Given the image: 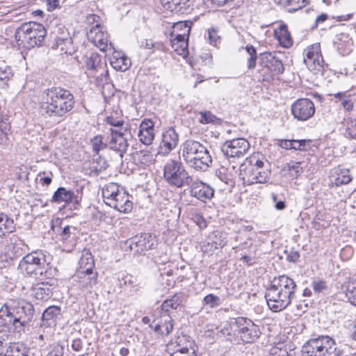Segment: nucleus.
I'll return each mask as SVG.
<instances>
[{
	"instance_id": "30",
	"label": "nucleus",
	"mask_w": 356,
	"mask_h": 356,
	"mask_svg": "<svg viewBox=\"0 0 356 356\" xmlns=\"http://www.w3.org/2000/svg\"><path fill=\"white\" fill-rule=\"evenodd\" d=\"M95 262L92 254L88 250H83L81 252V257L79 261V268L77 271H90L93 270Z\"/></svg>"
},
{
	"instance_id": "63",
	"label": "nucleus",
	"mask_w": 356,
	"mask_h": 356,
	"mask_svg": "<svg viewBox=\"0 0 356 356\" xmlns=\"http://www.w3.org/2000/svg\"><path fill=\"white\" fill-rule=\"evenodd\" d=\"M245 50L247 53L249 54L250 57H257V51L252 45H247L245 47Z\"/></svg>"
},
{
	"instance_id": "2",
	"label": "nucleus",
	"mask_w": 356,
	"mask_h": 356,
	"mask_svg": "<svg viewBox=\"0 0 356 356\" xmlns=\"http://www.w3.org/2000/svg\"><path fill=\"white\" fill-rule=\"evenodd\" d=\"M73 95L67 90L53 87L44 92L40 108L50 117H63L74 106Z\"/></svg>"
},
{
	"instance_id": "64",
	"label": "nucleus",
	"mask_w": 356,
	"mask_h": 356,
	"mask_svg": "<svg viewBox=\"0 0 356 356\" xmlns=\"http://www.w3.org/2000/svg\"><path fill=\"white\" fill-rule=\"evenodd\" d=\"M257 57H249L247 61V67L249 70H252L256 66Z\"/></svg>"
},
{
	"instance_id": "45",
	"label": "nucleus",
	"mask_w": 356,
	"mask_h": 356,
	"mask_svg": "<svg viewBox=\"0 0 356 356\" xmlns=\"http://www.w3.org/2000/svg\"><path fill=\"white\" fill-rule=\"evenodd\" d=\"M270 356H289L286 346L283 343H278L273 346L270 350Z\"/></svg>"
},
{
	"instance_id": "16",
	"label": "nucleus",
	"mask_w": 356,
	"mask_h": 356,
	"mask_svg": "<svg viewBox=\"0 0 356 356\" xmlns=\"http://www.w3.org/2000/svg\"><path fill=\"white\" fill-rule=\"evenodd\" d=\"M352 180L349 170L346 168H336L331 170L329 177V186L330 187L347 184Z\"/></svg>"
},
{
	"instance_id": "62",
	"label": "nucleus",
	"mask_w": 356,
	"mask_h": 356,
	"mask_svg": "<svg viewBox=\"0 0 356 356\" xmlns=\"http://www.w3.org/2000/svg\"><path fill=\"white\" fill-rule=\"evenodd\" d=\"M72 348L75 351H79L82 349V342L81 339H76L73 340L72 343Z\"/></svg>"
},
{
	"instance_id": "4",
	"label": "nucleus",
	"mask_w": 356,
	"mask_h": 356,
	"mask_svg": "<svg viewBox=\"0 0 356 356\" xmlns=\"http://www.w3.org/2000/svg\"><path fill=\"white\" fill-rule=\"evenodd\" d=\"M270 174V170L264 168L258 154L246 158L239 168V177L247 185L265 183L268 180Z\"/></svg>"
},
{
	"instance_id": "53",
	"label": "nucleus",
	"mask_w": 356,
	"mask_h": 356,
	"mask_svg": "<svg viewBox=\"0 0 356 356\" xmlns=\"http://www.w3.org/2000/svg\"><path fill=\"white\" fill-rule=\"evenodd\" d=\"M309 141L302 140H292V149L296 150H306L309 146Z\"/></svg>"
},
{
	"instance_id": "42",
	"label": "nucleus",
	"mask_w": 356,
	"mask_h": 356,
	"mask_svg": "<svg viewBox=\"0 0 356 356\" xmlns=\"http://www.w3.org/2000/svg\"><path fill=\"white\" fill-rule=\"evenodd\" d=\"M41 254L38 252H33L24 257V264L40 265Z\"/></svg>"
},
{
	"instance_id": "48",
	"label": "nucleus",
	"mask_w": 356,
	"mask_h": 356,
	"mask_svg": "<svg viewBox=\"0 0 356 356\" xmlns=\"http://www.w3.org/2000/svg\"><path fill=\"white\" fill-rule=\"evenodd\" d=\"M346 136L351 138H356V120H349L347 121Z\"/></svg>"
},
{
	"instance_id": "27",
	"label": "nucleus",
	"mask_w": 356,
	"mask_h": 356,
	"mask_svg": "<svg viewBox=\"0 0 356 356\" xmlns=\"http://www.w3.org/2000/svg\"><path fill=\"white\" fill-rule=\"evenodd\" d=\"M123 191L116 183L111 182L105 185L102 188V197L104 202L110 206L111 202L114 201L117 195L118 196V194Z\"/></svg>"
},
{
	"instance_id": "59",
	"label": "nucleus",
	"mask_w": 356,
	"mask_h": 356,
	"mask_svg": "<svg viewBox=\"0 0 356 356\" xmlns=\"http://www.w3.org/2000/svg\"><path fill=\"white\" fill-rule=\"evenodd\" d=\"M13 331L20 334V332L22 329V322L20 321V317H15L13 319Z\"/></svg>"
},
{
	"instance_id": "3",
	"label": "nucleus",
	"mask_w": 356,
	"mask_h": 356,
	"mask_svg": "<svg viewBox=\"0 0 356 356\" xmlns=\"http://www.w3.org/2000/svg\"><path fill=\"white\" fill-rule=\"evenodd\" d=\"M181 156L190 167L197 170L205 171L212 163L208 149L194 140H187L183 143Z\"/></svg>"
},
{
	"instance_id": "24",
	"label": "nucleus",
	"mask_w": 356,
	"mask_h": 356,
	"mask_svg": "<svg viewBox=\"0 0 356 356\" xmlns=\"http://www.w3.org/2000/svg\"><path fill=\"white\" fill-rule=\"evenodd\" d=\"M122 213H129L133 207L132 202L129 200V194L125 191H121L109 206Z\"/></svg>"
},
{
	"instance_id": "43",
	"label": "nucleus",
	"mask_w": 356,
	"mask_h": 356,
	"mask_svg": "<svg viewBox=\"0 0 356 356\" xmlns=\"http://www.w3.org/2000/svg\"><path fill=\"white\" fill-rule=\"evenodd\" d=\"M346 296L351 304L356 305V282L348 284Z\"/></svg>"
},
{
	"instance_id": "38",
	"label": "nucleus",
	"mask_w": 356,
	"mask_h": 356,
	"mask_svg": "<svg viewBox=\"0 0 356 356\" xmlns=\"http://www.w3.org/2000/svg\"><path fill=\"white\" fill-rule=\"evenodd\" d=\"M60 316V308L57 306L49 307L42 314L43 321L55 320Z\"/></svg>"
},
{
	"instance_id": "25",
	"label": "nucleus",
	"mask_w": 356,
	"mask_h": 356,
	"mask_svg": "<svg viewBox=\"0 0 356 356\" xmlns=\"http://www.w3.org/2000/svg\"><path fill=\"white\" fill-rule=\"evenodd\" d=\"M163 7L171 12H185L191 4V0H160Z\"/></svg>"
},
{
	"instance_id": "60",
	"label": "nucleus",
	"mask_w": 356,
	"mask_h": 356,
	"mask_svg": "<svg viewBox=\"0 0 356 356\" xmlns=\"http://www.w3.org/2000/svg\"><path fill=\"white\" fill-rule=\"evenodd\" d=\"M326 287L325 282L323 281L320 282H314L313 283V289L316 292H321L323 289H325Z\"/></svg>"
},
{
	"instance_id": "5",
	"label": "nucleus",
	"mask_w": 356,
	"mask_h": 356,
	"mask_svg": "<svg viewBox=\"0 0 356 356\" xmlns=\"http://www.w3.org/2000/svg\"><path fill=\"white\" fill-rule=\"evenodd\" d=\"M336 350L335 341L328 336H321L309 340L302 348V356H323Z\"/></svg>"
},
{
	"instance_id": "41",
	"label": "nucleus",
	"mask_w": 356,
	"mask_h": 356,
	"mask_svg": "<svg viewBox=\"0 0 356 356\" xmlns=\"http://www.w3.org/2000/svg\"><path fill=\"white\" fill-rule=\"evenodd\" d=\"M13 76L11 69L8 67L4 70L0 69V87L6 88L8 86V81Z\"/></svg>"
},
{
	"instance_id": "12",
	"label": "nucleus",
	"mask_w": 356,
	"mask_h": 356,
	"mask_svg": "<svg viewBox=\"0 0 356 356\" xmlns=\"http://www.w3.org/2000/svg\"><path fill=\"white\" fill-rule=\"evenodd\" d=\"M88 39L102 51L113 49L112 43H108V35L104 33L100 24L92 26L87 33Z\"/></svg>"
},
{
	"instance_id": "6",
	"label": "nucleus",
	"mask_w": 356,
	"mask_h": 356,
	"mask_svg": "<svg viewBox=\"0 0 356 356\" xmlns=\"http://www.w3.org/2000/svg\"><path fill=\"white\" fill-rule=\"evenodd\" d=\"M164 178L170 184L181 187L188 178V175L181 162L172 160L164 167Z\"/></svg>"
},
{
	"instance_id": "54",
	"label": "nucleus",
	"mask_w": 356,
	"mask_h": 356,
	"mask_svg": "<svg viewBox=\"0 0 356 356\" xmlns=\"http://www.w3.org/2000/svg\"><path fill=\"white\" fill-rule=\"evenodd\" d=\"M208 35L210 43L216 46L220 40V36L218 34V31L215 29H210L208 30Z\"/></svg>"
},
{
	"instance_id": "15",
	"label": "nucleus",
	"mask_w": 356,
	"mask_h": 356,
	"mask_svg": "<svg viewBox=\"0 0 356 356\" xmlns=\"http://www.w3.org/2000/svg\"><path fill=\"white\" fill-rule=\"evenodd\" d=\"M55 282L54 280L51 279L49 282H42L33 284L31 295L38 300L48 299L52 294Z\"/></svg>"
},
{
	"instance_id": "55",
	"label": "nucleus",
	"mask_w": 356,
	"mask_h": 356,
	"mask_svg": "<svg viewBox=\"0 0 356 356\" xmlns=\"http://www.w3.org/2000/svg\"><path fill=\"white\" fill-rule=\"evenodd\" d=\"M72 229H74V227L69 225H65L62 228V231L60 234L62 241H65L70 237Z\"/></svg>"
},
{
	"instance_id": "51",
	"label": "nucleus",
	"mask_w": 356,
	"mask_h": 356,
	"mask_svg": "<svg viewBox=\"0 0 356 356\" xmlns=\"http://www.w3.org/2000/svg\"><path fill=\"white\" fill-rule=\"evenodd\" d=\"M25 270L26 273L31 277L32 275L37 276L38 275H42V271L40 267V265H34V264H24Z\"/></svg>"
},
{
	"instance_id": "28",
	"label": "nucleus",
	"mask_w": 356,
	"mask_h": 356,
	"mask_svg": "<svg viewBox=\"0 0 356 356\" xmlns=\"http://www.w3.org/2000/svg\"><path fill=\"white\" fill-rule=\"evenodd\" d=\"M188 38H184L180 35H176V37L171 40V46L178 55L183 57L188 55Z\"/></svg>"
},
{
	"instance_id": "40",
	"label": "nucleus",
	"mask_w": 356,
	"mask_h": 356,
	"mask_svg": "<svg viewBox=\"0 0 356 356\" xmlns=\"http://www.w3.org/2000/svg\"><path fill=\"white\" fill-rule=\"evenodd\" d=\"M199 122L201 124H216L219 119L213 115L210 111H202L200 113Z\"/></svg>"
},
{
	"instance_id": "37",
	"label": "nucleus",
	"mask_w": 356,
	"mask_h": 356,
	"mask_svg": "<svg viewBox=\"0 0 356 356\" xmlns=\"http://www.w3.org/2000/svg\"><path fill=\"white\" fill-rule=\"evenodd\" d=\"M10 122L7 119L0 120V146H5L8 140V135L10 131Z\"/></svg>"
},
{
	"instance_id": "7",
	"label": "nucleus",
	"mask_w": 356,
	"mask_h": 356,
	"mask_svg": "<svg viewBox=\"0 0 356 356\" xmlns=\"http://www.w3.org/2000/svg\"><path fill=\"white\" fill-rule=\"evenodd\" d=\"M45 35L44 28L37 23L24 24V42L27 49L40 44Z\"/></svg>"
},
{
	"instance_id": "47",
	"label": "nucleus",
	"mask_w": 356,
	"mask_h": 356,
	"mask_svg": "<svg viewBox=\"0 0 356 356\" xmlns=\"http://www.w3.org/2000/svg\"><path fill=\"white\" fill-rule=\"evenodd\" d=\"M286 167L292 177H298L302 172L300 162H291L287 164Z\"/></svg>"
},
{
	"instance_id": "56",
	"label": "nucleus",
	"mask_w": 356,
	"mask_h": 356,
	"mask_svg": "<svg viewBox=\"0 0 356 356\" xmlns=\"http://www.w3.org/2000/svg\"><path fill=\"white\" fill-rule=\"evenodd\" d=\"M213 245L214 244L211 243L210 236H209L207 243L202 246V250L205 253L212 254L216 250L218 249V248H215Z\"/></svg>"
},
{
	"instance_id": "1",
	"label": "nucleus",
	"mask_w": 356,
	"mask_h": 356,
	"mask_svg": "<svg viewBox=\"0 0 356 356\" xmlns=\"http://www.w3.org/2000/svg\"><path fill=\"white\" fill-rule=\"evenodd\" d=\"M296 286L295 282L288 276L275 277L265 295L269 308L275 312L286 308L294 296Z\"/></svg>"
},
{
	"instance_id": "17",
	"label": "nucleus",
	"mask_w": 356,
	"mask_h": 356,
	"mask_svg": "<svg viewBox=\"0 0 356 356\" xmlns=\"http://www.w3.org/2000/svg\"><path fill=\"white\" fill-rule=\"evenodd\" d=\"M127 129H111L110 146L113 150L124 152L128 147L127 140L124 137Z\"/></svg>"
},
{
	"instance_id": "49",
	"label": "nucleus",
	"mask_w": 356,
	"mask_h": 356,
	"mask_svg": "<svg viewBox=\"0 0 356 356\" xmlns=\"http://www.w3.org/2000/svg\"><path fill=\"white\" fill-rule=\"evenodd\" d=\"M204 303L210 307H215L220 304V299L218 296L213 294H209L204 298Z\"/></svg>"
},
{
	"instance_id": "26",
	"label": "nucleus",
	"mask_w": 356,
	"mask_h": 356,
	"mask_svg": "<svg viewBox=\"0 0 356 356\" xmlns=\"http://www.w3.org/2000/svg\"><path fill=\"white\" fill-rule=\"evenodd\" d=\"M110 63L115 70L121 72L127 70L131 65V60L127 56L117 51H115L111 57Z\"/></svg>"
},
{
	"instance_id": "19",
	"label": "nucleus",
	"mask_w": 356,
	"mask_h": 356,
	"mask_svg": "<svg viewBox=\"0 0 356 356\" xmlns=\"http://www.w3.org/2000/svg\"><path fill=\"white\" fill-rule=\"evenodd\" d=\"M154 127V124L150 120L145 119L141 122L138 136L144 145H149L152 143L155 136Z\"/></svg>"
},
{
	"instance_id": "22",
	"label": "nucleus",
	"mask_w": 356,
	"mask_h": 356,
	"mask_svg": "<svg viewBox=\"0 0 356 356\" xmlns=\"http://www.w3.org/2000/svg\"><path fill=\"white\" fill-rule=\"evenodd\" d=\"M191 195L198 200L206 202L213 197L214 189L210 186L199 181L193 184L191 189Z\"/></svg>"
},
{
	"instance_id": "61",
	"label": "nucleus",
	"mask_w": 356,
	"mask_h": 356,
	"mask_svg": "<svg viewBox=\"0 0 356 356\" xmlns=\"http://www.w3.org/2000/svg\"><path fill=\"white\" fill-rule=\"evenodd\" d=\"M48 10L51 11L59 6V0H47Z\"/></svg>"
},
{
	"instance_id": "18",
	"label": "nucleus",
	"mask_w": 356,
	"mask_h": 356,
	"mask_svg": "<svg viewBox=\"0 0 356 356\" xmlns=\"http://www.w3.org/2000/svg\"><path fill=\"white\" fill-rule=\"evenodd\" d=\"M242 322L245 324L239 330L241 339L247 343L252 342L259 336V330L250 320L246 321L243 318L238 320L237 324L242 325Z\"/></svg>"
},
{
	"instance_id": "33",
	"label": "nucleus",
	"mask_w": 356,
	"mask_h": 356,
	"mask_svg": "<svg viewBox=\"0 0 356 356\" xmlns=\"http://www.w3.org/2000/svg\"><path fill=\"white\" fill-rule=\"evenodd\" d=\"M15 228L13 220L8 218L7 215L0 213V237L13 232Z\"/></svg>"
},
{
	"instance_id": "58",
	"label": "nucleus",
	"mask_w": 356,
	"mask_h": 356,
	"mask_svg": "<svg viewBox=\"0 0 356 356\" xmlns=\"http://www.w3.org/2000/svg\"><path fill=\"white\" fill-rule=\"evenodd\" d=\"M24 312L27 314L28 319H31L35 312L33 305L28 302L24 304Z\"/></svg>"
},
{
	"instance_id": "11",
	"label": "nucleus",
	"mask_w": 356,
	"mask_h": 356,
	"mask_svg": "<svg viewBox=\"0 0 356 356\" xmlns=\"http://www.w3.org/2000/svg\"><path fill=\"white\" fill-rule=\"evenodd\" d=\"M250 148V144L247 140L238 138L226 141L222 151L227 157H241L244 156Z\"/></svg>"
},
{
	"instance_id": "36",
	"label": "nucleus",
	"mask_w": 356,
	"mask_h": 356,
	"mask_svg": "<svg viewBox=\"0 0 356 356\" xmlns=\"http://www.w3.org/2000/svg\"><path fill=\"white\" fill-rule=\"evenodd\" d=\"M181 302V296L176 293L170 299L165 300L161 305L162 310L165 312H168L170 309H176L180 305Z\"/></svg>"
},
{
	"instance_id": "20",
	"label": "nucleus",
	"mask_w": 356,
	"mask_h": 356,
	"mask_svg": "<svg viewBox=\"0 0 356 356\" xmlns=\"http://www.w3.org/2000/svg\"><path fill=\"white\" fill-rule=\"evenodd\" d=\"M75 277L79 287L81 289L88 290L92 289L97 284V273L94 270L76 271Z\"/></svg>"
},
{
	"instance_id": "52",
	"label": "nucleus",
	"mask_w": 356,
	"mask_h": 356,
	"mask_svg": "<svg viewBox=\"0 0 356 356\" xmlns=\"http://www.w3.org/2000/svg\"><path fill=\"white\" fill-rule=\"evenodd\" d=\"M106 122L113 127L112 129H125L123 127L124 120L122 119L115 118L113 116H108L106 118Z\"/></svg>"
},
{
	"instance_id": "21",
	"label": "nucleus",
	"mask_w": 356,
	"mask_h": 356,
	"mask_svg": "<svg viewBox=\"0 0 356 356\" xmlns=\"http://www.w3.org/2000/svg\"><path fill=\"white\" fill-rule=\"evenodd\" d=\"M179 136L174 129L170 128L163 134V139L160 145L161 152L166 154L173 149L178 143Z\"/></svg>"
},
{
	"instance_id": "57",
	"label": "nucleus",
	"mask_w": 356,
	"mask_h": 356,
	"mask_svg": "<svg viewBox=\"0 0 356 356\" xmlns=\"http://www.w3.org/2000/svg\"><path fill=\"white\" fill-rule=\"evenodd\" d=\"M63 347L57 344L54 346L52 350L49 353V356H63Z\"/></svg>"
},
{
	"instance_id": "44",
	"label": "nucleus",
	"mask_w": 356,
	"mask_h": 356,
	"mask_svg": "<svg viewBox=\"0 0 356 356\" xmlns=\"http://www.w3.org/2000/svg\"><path fill=\"white\" fill-rule=\"evenodd\" d=\"M227 169L222 167L218 170V176L219 179L226 184L232 186L234 184V177L231 173H226Z\"/></svg>"
},
{
	"instance_id": "9",
	"label": "nucleus",
	"mask_w": 356,
	"mask_h": 356,
	"mask_svg": "<svg viewBox=\"0 0 356 356\" xmlns=\"http://www.w3.org/2000/svg\"><path fill=\"white\" fill-rule=\"evenodd\" d=\"M291 110L293 118L298 121H306L315 113L314 104L307 98H300L295 101Z\"/></svg>"
},
{
	"instance_id": "39",
	"label": "nucleus",
	"mask_w": 356,
	"mask_h": 356,
	"mask_svg": "<svg viewBox=\"0 0 356 356\" xmlns=\"http://www.w3.org/2000/svg\"><path fill=\"white\" fill-rule=\"evenodd\" d=\"M179 341L175 347H177V350L173 353H170V356H195V351L193 349H188L186 347H181L179 343L184 340V337L181 339L179 338Z\"/></svg>"
},
{
	"instance_id": "8",
	"label": "nucleus",
	"mask_w": 356,
	"mask_h": 356,
	"mask_svg": "<svg viewBox=\"0 0 356 356\" xmlns=\"http://www.w3.org/2000/svg\"><path fill=\"white\" fill-rule=\"evenodd\" d=\"M304 63L308 69L314 73L321 71L324 60L318 43L308 46L304 50Z\"/></svg>"
},
{
	"instance_id": "50",
	"label": "nucleus",
	"mask_w": 356,
	"mask_h": 356,
	"mask_svg": "<svg viewBox=\"0 0 356 356\" xmlns=\"http://www.w3.org/2000/svg\"><path fill=\"white\" fill-rule=\"evenodd\" d=\"M91 144L92 146L93 151L97 154L105 147V144L102 142V138L101 136H96L91 140Z\"/></svg>"
},
{
	"instance_id": "46",
	"label": "nucleus",
	"mask_w": 356,
	"mask_h": 356,
	"mask_svg": "<svg viewBox=\"0 0 356 356\" xmlns=\"http://www.w3.org/2000/svg\"><path fill=\"white\" fill-rule=\"evenodd\" d=\"M335 97L341 100V104L347 111H351L353 108V102L349 99L348 97L343 92H339L334 95Z\"/></svg>"
},
{
	"instance_id": "34",
	"label": "nucleus",
	"mask_w": 356,
	"mask_h": 356,
	"mask_svg": "<svg viewBox=\"0 0 356 356\" xmlns=\"http://www.w3.org/2000/svg\"><path fill=\"white\" fill-rule=\"evenodd\" d=\"M209 236L211 243L218 249L222 248L227 243V234L226 232L216 230Z\"/></svg>"
},
{
	"instance_id": "35",
	"label": "nucleus",
	"mask_w": 356,
	"mask_h": 356,
	"mask_svg": "<svg viewBox=\"0 0 356 356\" xmlns=\"http://www.w3.org/2000/svg\"><path fill=\"white\" fill-rule=\"evenodd\" d=\"M190 31L191 27L186 22H179L173 26L172 36L176 37V35H180L184 38H188Z\"/></svg>"
},
{
	"instance_id": "32",
	"label": "nucleus",
	"mask_w": 356,
	"mask_h": 356,
	"mask_svg": "<svg viewBox=\"0 0 356 356\" xmlns=\"http://www.w3.org/2000/svg\"><path fill=\"white\" fill-rule=\"evenodd\" d=\"M274 1L289 13L297 11L305 6V0H274Z\"/></svg>"
},
{
	"instance_id": "13",
	"label": "nucleus",
	"mask_w": 356,
	"mask_h": 356,
	"mask_svg": "<svg viewBox=\"0 0 356 356\" xmlns=\"http://www.w3.org/2000/svg\"><path fill=\"white\" fill-rule=\"evenodd\" d=\"M84 65L87 70L90 71V74L95 76L96 74H99L97 78L103 81L106 79L108 76V72L106 69V64L102 62L100 56L97 53H91L90 56L84 58Z\"/></svg>"
},
{
	"instance_id": "29",
	"label": "nucleus",
	"mask_w": 356,
	"mask_h": 356,
	"mask_svg": "<svg viewBox=\"0 0 356 356\" xmlns=\"http://www.w3.org/2000/svg\"><path fill=\"white\" fill-rule=\"evenodd\" d=\"M275 35L282 47L289 48L292 45L293 40L286 25H281L275 29Z\"/></svg>"
},
{
	"instance_id": "23",
	"label": "nucleus",
	"mask_w": 356,
	"mask_h": 356,
	"mask_svg": "<svg viewBox=\"0 0 356 356\" xmlns=\"http://www.w3.org/2000/svg\"><path fill=\"white\" fill-rule=\"evenodd\" d=\"M153 324L154 330L162 336L170 334L173 329L172 318L166 313L161 316L160 319L154 320Z\"/></svg>"
},
{
	"instance_id": "10",
	"label": "nucleus",
	"mask_w": 356,
	"mask_h": 356,
	"mask_svg": "<svg viewBox=\"0 0 356 356\" xmlns=\"http://www.w3.org/2000/svg\"><path fill=\"white\" fill-rule=\"evenodd\" d=\"M156 243L155 238L149 234L136 236L127 240L124 243L126 250L141 253L154 248Z\"/></svg>"
},
{
	"instance_id": "14",
	"label": "nucleus",
	"mask_w": 356,
	"mask_h": 356,
	"mask_svg": "<svg viewBox=\"0 0 356 356\" xmlns=\"http://www.w3.org/2000/svg\"><path fill=\"white\" fill-rule=\"evenodd\" d=\"M260 64L273 74H282L284 70L281 60L270 52H265L260 55Z\"/></svg>"
},
{
	"instance_id": "31",
	"label": "nucleus",
	"mask_w": 356,
	"mask_h": 356,
	"mask_svg": "<svg viewBox=\"0 0 356 356\" xmlns=\"http://www.w3.org/2000/svg\"><path fill=\"white\" fill-rule=\"evenodd\" d=\"M75 197L74 193L71 190H67L63 187H60L55 191L53 195V201L61 203H70L72 202Z\"/></svg>"
}]
</instances>
